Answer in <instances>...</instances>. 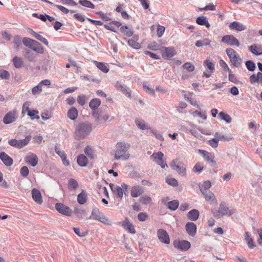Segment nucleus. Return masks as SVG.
Listing matches in <instances>:
<instances>
[{"label":"nucleus","mask_w":262,"mask_h":262,"mask_svg":"<svg viewBox=\"0 0 262 262\" xmlns=\"http://www.w3.org/2000/svg\"><path fill=\"white\" fill-rule=\"evenodd\" d=\"M130 148V144L125 142H119L116 145V151L114 158L115 160L122 159L126 160L129 159L130 155L127 152Z\"/></svg>","instance_id":"f257e3e1"},{"label":"nucleus","mask_w":262,"mask_h":262,"mask_svg":"<svg viewBox=\"0 0 262 262\" xmlns=\"http://www.w3.org/2000/svg\"><path fill=\"white\" fill-rule=\"evenodd\" d=\"M92 130V124L88 122L80 123L76 127L75 134L76 138L81 139L90 135Z\"/></svg>","instance_id":"f03ea898"},{"label":"nucleus","mask_w":262,"mask_h":262,"mask_svg":"<svg viewBox=\"0 0 262 262\" xmlns=\"http://www.w3.org/2000/svg\"><path fill=\"white\" fill-rule=\"evenodd\" d=\"M90 219L98 221L106 225H112V222L103 213L99 211L97 208H94L92 211V215Z\"/></svg>","instance_id":"7ed1b4c3"},{"label":"nucleus","mask_w":262,"mask_h":262,"mask_svg":"<svg viewBox=\"0 0 262 262\" xmlns=\"http://www.w3.org/2000/svg\"><path fill=\"white\" fill-rule=\"evenodd\" d=\"M233 213V212L230 210L223 202L220 205L218 210H212V213L217 219H220L224 215L230 216Z\"/></svg>","instance_id":"20e7f679"},{"label":"nucleus","mask_w":262,"mask_h":262,"mask_svg":"<svg viewBox=\"0 0 262 262\" xmlns=\"http://www.w3.org/2000/svg\"><path fill=\"white\" fill-rule=\"evenodd\" d=\"M226 52L232 64L235 67H240L242 60L234 50L232 48H228L226 49Z\"/></svg>","instance_id":"39448f33"},{"label":"nucleus","mask_w":262,"mask_h":262,"mask_svg":"<svg viewBox=\"0 0 262 262\" xmlns=\"http://www.w3.org/2000/svg\"><path fill=\"white\" fill-rule=\"evenodd\" d=\"M150 158L155 163L160 166L162 168L168 167L166 160L164 159V155L161 151L154 152Z\"/></svg>","instance_id":"423d86ee"},{"label":"nucleus","mask_w":262,"mask_h":262,"mask_svg":"<svg viewBox=\"0 0 262 262\" xmlns=\"http://www.w3.org/2000/svg\"><path fill=\"white\" fill-rule=\"evenodd\" d=\"M203 66L207 68V70L204 72L203 77L209 78L213 74L215 70V65L209 58H207L203 62Z\"/></svg>","instance_id":"0eeeda50"},{"label":"nucleus","mask_w":262,"mask_h":262,"mask_svg":"<svg viewBox=\"0 0 262 262\" xmlns=\"http://www.w3.org/2000/svg\"><path fill=\"white\" fill-rule=\"evenodd\" d=\"M199 153L211 166L215 167L216 166V163L214 159V157L211 153L203 149H199Z\"/></svg>","instance_id":"6e6552de"},{"label":"nucleus","mask_w":262,"mask_h":262,"mask_svg":"<svg viewBox=\"0 0 262 262\" xmlns=\"http://www.w3.org/2000/svg\"><path fill=\"white\" fill-rule=\"evenodd\" d=\"M92 116L95 118V121L99 124L106 122L110 118V115L108 114H102L99 111L93 112Z\"/></svg>","instance_id":"1a4fd4ad"},{"label":"nucleus","mask_w":262,"mask_h":262,"mask_svg":"<svg viewBox=\"0 0 262 262\" xmlns=\"http://www.w3.org/2000/svg\"><path fill=\"white\" fill-rule=\"evenodd\" d=\"M221 41L230 46H235L238 47L239 46V41L232 35H226L224 36L222 38Z\"/></svg>","instance_id":"9d476101"},{"label":"nucleus","mask_w":262,"mask_h":262,"mask_svg":"<svg viewBox=\"0 0 262 262\" xmlns=\"http://www.w3.org/2000/svg\"><path fill=\"white\" fill-rule=\"evenodd\" d=\"M17 118V111L13 110L7 113L3 118V122L5 124H8L14 122Z\"/></svg>","instance_id":"9b49d317"},{"label":"nucleus","mask_w":262,"mask_h":262,"mask_svg":"<svg viewBox=\"0 0 262 262\" xmlns=\"http://www.w3.org/2000/svg\"><path fill=\"white\" fill-rule=\"evenodd\" d=\"M157 236L160 242L163 244L168 245L170 243V238L168 233L163 229L157 231Z\"/></svg>","instance_id":"f8f14e48"},{"label":"nucleus","mask_w":262,"mask_h":262,"mask_svg":"<svg viewBox=\"0 0 262 262\" xmlns=\"http://www.w3.org/2000/svg\"><path fill=\"white\" fill-rule=\"evenodd\" d=\"M160 52L162 57L166 59H170L176 54V51L173 47L166 48L162 47L161 48H160Z\"/></svg>","instance_id":"ddd939ff"},{"label":"nucleus","mask_w":262,"mask_h":262,"mask_svg":"<svg viewBox=\"0 0 262 262\" xmlns=\"http://www.w3.org/2000/svg\"><path fill=\"white\" fill-rule=\"evenodd\" d=\"M173 246L176 248L182 251H186L190 248L191 244L187 241H174L173 242Z\"/></svg>","instance_id":"4468645a"},{"label":"nucleus","mask_w":262,"mask_h":262,"mask_svg":"<svg viewBox=\"0 0 262 262\" xmlns=\"http://www.w3.org/2000/svg\"><path fill=\"white\" fill-rule=\"evenodd\" d=\"M55 208L59 213L62 214L69 216L71 214L70 208L62 203H56Z\"/></svg>","instance_id":"2eb2a0df"},{"label":"nucleus","mask_w":262,"mask_h":262,"mask_svg":"<svg viewBox=\"0 0 262 262\" xmlns=\"http://www.w3.org/2000/svg\"><path fill=\"white\" fill-rule=\"evenodd\" d=\"M205 197V200L210 204L216 205L217 200L214 194L210 191L202 192Z\"/></svg>","instance_id":"dca6fc26"},{"label":"nucleus","mask_w":262,"mask_h":262,"mask_svg":"<svg viewBox=\"0 0 262 262\" xmlns=\"http://www.w3.org/2000/svg\"><path fill=\"white\" fill-rule=\"evenodd\" d=\"M25 162L33 167L35 166L38 164V158L37 156L33 154H31L25 158Z\"/></svg>","instance_id":"f3484780"},{"label":"nucleus","mask_w":262,"mask_h":262,"mask_svg":"<svg viewBox=\"0 0 262 262\" xmlns=\"http://www.w3.org/2000/svg\"><path fill=\"white\" fill-rule=\"evenodd\" d=\"M32 196L33 200L38 204H41L42 203V198L40 191L36 188L32 189Z\"/></svg>","instance_id":"a211bd4d"},{"label":"nucleus","mask_w":262,"mask_h":262,"mask_svg":"<svg viewBox=\"0 0 262 262\" xmlns=\"http://www.w3.org/2000/svg\"><path fill=\"white\" fill-rule=\"evenodd\" d=\"M187 233L191 236H194L196 232V226L192 222H188L185 226Z\"/></svg>","instance_id":"6ab92c4d"},{"label":"nucleus","mask_w":262,"mask_h":262,"mask_svg":"<svg viewBox=\"0 0 262 262\" xmlns=\"http://www.w3.org/2000/svg\"><path fill=\"white\" fill-rule=\"evenodd\" d=\"M122 226L129 232L134 234L136 230L133 225L130 223L127 218H126L122 223Z\"/></svg>","instance_id":"aec40b11"},{"label":"nucleus","mask_w":262,"mask_h":262,"mask_svg":"<svg viewBox=\"0 0 262 262\" xmlns=\"http://www.w3.org/2000/svg\"><path fill=\"white\" fill-rule=\"evenodd\" d=\"M0 159L7 166H11L13 164L12 159L5 152H1L0 153Z\"/></svg>","instance_id":"412c9836"},{"label":"nucleus","mask_w":262,"mask_h":262,"mask_svg":"<svg viewBox=\"0 0 262 262\" xmlns=\"http://www.w3.org/2000/svg\"><path fill=\"white\" fill-rule=\"evenodd\" d=\"M229 28L232 30H235L238 31H242L246 30V27L243 24L238 22L233 21L229 25Z\"/></svg>","instance_id":"4be33fe9"},{"label":"nucleus","mask_w":262,"mask_h":262,"mask_svg":"<svg viewBox=\"0 0 262 262\" xmlns=\"http://www.w3.org/2000/svg\"><path fill=\"white\" fill-rule=\"evenodd\" d=\"M143 192L144 191L142 187L136 186L132 187L130 194L132 196L136 198L141 195Z\"/></svg>","instance_id":"5701e85b"},{"label":"nucleus","mask_w":262,"mask_h":262,"mask_svg":"<svg viewBox=\"0 0 262 262\" xmlns=\"http://www.w3.org/2000/svg\"><path fill=\"white\" fill-rule=\"evenodd\" d=\"M122 187L117 186L114 189L113 192L116 195L117 197L120 199H122L123 196V188H126L127 185L123 183L121 185Z\"/></svg>","instance_id":"b1692460"},{"label":"nucleus","mask_w":262,"mask_h":262,"mask_svg":"<svg viewBox=\"0 0 262 262\" xmlns=\"http://www.w3.org/2000/svg\"><path fill=\"white\" fill-rule=\"evenodd\" d=\"M200 215L199 211L196 209H192L188 212L187 214L188 219L192 221H196Z\"/></svg>","instance_id":"393cba45"},{"label":"nucleus","mask_w":262,"mask_h":262,"mask_svg":"<svg viewBox=\"0 0 262 262\" xmlns=\"http://www.w3.org/2000/svg\"><path fill=\"white\" fill-rule=\"evenodd\" d=\"M32 50L38 54H43L44 53V48L38 41L35 40L34 43L31 48Z\"/></svg>","instance_id":"a878e982"},{"label":"nucleus","mask_w":262,"mask_h":262,"mask_svg":"<svg viewBox=\"0 0 262 262\" xmlns=\"http://www.w3.org/2000/svg\"><path fill=\"white\" fill-rule=\"evenodd\" d=\"M101 100L98 98H94L92 99L89 103V107L94 111H97L96 109L100 106Z\"/></svg>","instance_id":"bb28decb"},{"label":"nucleus","mask_w":262,"mask_h":262,"mask_svg":"<svg viewBox=\"0 0 262 262\" xmlns=\"http://www.w3.org/2000/svg\"><path fill=\"white\" fill-rule=\"evenodd\" d=\"M196 23L199 25H204L206 28H209L210 27V24L208 21L206 17L202 16H199L196 18Z\"/></svg>","instance_id":"cd10ccee"},{"label":"nucleus","mask_w":262,"mask_h":262,"mask_svg":"<svg viewBox=\"0 0 262 262\" xmlns=\"http://www.w3.org/2000/svg\"><path fill=\"white\" fill-rule=\"evenodd\" d=\"M31 139V136L30 135L26 137L25 139L17 140V148H21L26 146L30 142Z\"/></svg>","instance_id":"c85d7f7f"},{"label":"nucleus","mask_w":262,"mask_h":262,"mask_svg":"<svg viewBox=\"0 0 262 262\" xmlns=\"http://www.w3.org/2000/svg\"><path fill=\"white\" fill-rule=\"evenodd\" d=\"M77 162L79 166L84 167L87 165L88 160L85 155L81 154L78 156Z\"/></svg>","instance_id":"c756f323"},{"label":"nucleus","mask_w":262,"mask_h":262,"mask_svg":"<svg viewBox=\"0 0 262 262\" xmlns=\"http://www.w3.org/2000/svg\"><path fill=\"white\" fill-rule=\"evenodd\" d=\"M67 115L69 118L72 120H74L78 116L77 110L75 107H72L69 110Z\"/></svg>","instance_id":"7c9ffc66"},{"label":"nucleus","mask_w":262,"mask_h":262,"mask_svg":"<svg viewBox=\"0 0 262 262\" xmlns=\"http://www.w3.org/2000/svg\"><path fill=\"white\" fill-rule=\"evenodd\" d=\"M87 201V194L84 191L82 190L80 193L77 196V202L80 204H84Z\"/></svg>","instance_id":"2f4dec72"},{"label":"nucleus","mask_w":262,"mask_h":262,"mask_svg":"<svg viewBox=\"0 0 262 262\" xmlns=\"http://www.w3.org/2000/svg\"><path fill=\"white\" fill-rule=\"evenodd\" d=\"M211 186V183L210 181H205L199 186L201 192L209 191V189Z\"/></svg>","instance_id":"473e14b6"},{"label":"nucleus","mask_w":262,"mask_h":262,"mask_svg":"<svg viewBox=\"0 0 262 262\" xmlns=\"http://www.w3.org/2000/svg\"><path fill=\"white\" fill-rule=\"evenodd\" d=\"M215 137L217 138L218 141L221 140L222 141H230L233 139V137L231 135L224 136L221 133L217 132L215 134Z\"/></svg>","instance_id":"72a5a7b5"},{"label":"nucleus","mask_w":262,"mask_h":262,"mask_svg":"<svg viewBox=\"0 0 262 262\" xmlns=\"http://www.w3.org/2000/svg\"><path fill=\"white\" fill-rule=\"evenodd\" d=\"M12 61L14 67L17 69L20 68L24 64L23 59L20 57L17 56H15L13 58Z\"/></svg>","instance_id":"f704fd0d"},{"label":"nucleus","mask_w":262,"mask_h":262,"mask_svg":"<svg viewBox=\"0 0 262 262\" xmlns=\"http://www.w3.org/2000/svg\"><path fill=\"white\" fill-rule=\"evenodd\" d=\"M249 50L256 55H259L262 54V49L258 47L256 45H252L249 48Z\"/></svg>","instance_id":"c9c22d12"},{"label":"nucleus","mask_w":262,"mask_h":262,"mask_svg":"<svg viewBox=\"0 0 262 262\" xmlns=\"http://www.w3.org/2000/svg\"><path fill=\"white\" fill-rule=\"evenodd\" d=\"M244 237L249 248L252 249L256 246L252 239L251 238L250 235L248 232H245Z\"/></svg>","instance_id":"e433bc0d"},{"label":"nucleus","mask_w":262,"mask_h":262,"mask_svg":"<svg viewBox=\"0 0 262 262\" xmlns=\"http://www.w3.org/2000/svg\"><path fill=\"white\" fill-rule=\"evenodd\" d=\"M121 32L128 37H130L133 34V31L126 26H122L120 27Z\"/></svg>","instance_id":"4c0bfd02"},{"label":"nucleus","mask_w":262,"mask_h":262,"mask_svg":"<svg viewBox=\"0 0 262 262\" xmlns=\"http://www.w3.org/2000/svg\"><path fill=\"white\" fill-rule=\"evenodd\" d=\"M97 67L104 73H107L109 71V68L105 63L100 62L96 61H94Z\"/></svg>","instance_id":"58836bf2"},{"label":"nucleus","mask_w":262,"mask_h":262,"mask_svg":"<svg viewBox=\"0 0 262 262\" xmlns=\"http://www.w3.org/2000/svg\"><path fill=\"white\" fill-rule=\"evenodd\" d=\"M24 56L26 59L31 62H34L36 61V56L35 54L30 51H27L25 54Z\"/></svg>","instance_id":"ea45409f"},{"label":"nucleus","mask_w":262,"mask_h":262,"mask_svg":"<svg viewBox=\"0 0 262 262\" xmlns=\"http://www.w3.org/2000/svg\"><path fill=\"white\" fill-rule=\"evenodd\" d=\"M179 205V201L176 200L169 202L167 203V206L169 209L174 211L178 208Z\"/></svg>","instance_id":"a19ab883"},{"label":"nucleus","mask_w":262,"mask_h":262,"mask_svg":"<svg viewBox=\"0 0 262 262\" xmlns=\"http://www.w3.org/2000/svg\"><path fill=\"white\" fill-rule=\"evenodd\" d=\"M135 123L137 126L141 129H150V127H148L145 123V122L143 120L141 119H136L135 120Z\"/></svg>","instance_id":"79ce46f5"},{"label":"nucleus","mask_w":262,"mask_h":262,"mask_svg":"<svg viewBox=\"0 0 262 262\" xmlns=\"http://www.w3.org/2000/svg\"><path fill=\"white\" fill-rule=\"evenodd\" d=\"M211 40L208 38H204L201 40H198L195 42V46L199 48L203 46H208L210 45Z\"/></svg>","instance_id":"37998d69"},{"label":"nucleus","mask_w":262,"mask_h":262,"mask_svg":"<svg viewBox=\"0 0 262 262\" xmlns=\"http://www.w3.org/2000/svg\"><path fill=\"white\" fill-rule=\"evenodd\" d=\"M34 41L35 40L28 37H24L22 39L23 44L30 49L32 48L33 43H34Z\"/></svg>","instance_id":"c03bdc74"},{"label":"nucleus","mask_w":262,"mask_h":262,"mask_svg":"<svg viewBox=\"0 0 262 262\" xmlns=\"http://www.w3.org/2000/svg\"><path fill=\"white\" fill-rule=\"evenodd\" d=\"M178 173L182 176L186 177V166L184 164H180L179 168L176 169Z\"/></svg>","instance_id":"a18cd8bd"},{"label":"nucleus","mask_w":262,"mask_h":262,"mask_svg":"<svg viewBox=\"0 0 262 262\" xmlns=\"http://www.w3.org/2000/svg\"><path fill=\"white\" fill-rule=\"evenodd\" d=\"M219 116L221 119L225 120L227 123H230L232 119L231 117L227 114L224 113L223 112H221L219 113Z\"/></svg>","instance_id":"49530a36"},{"label":"nucleus","mask_w":262,"mask_h":262,"mask_svg":"<svg viewBox=\"0 0 262 262\" xmlns=\"http://www.w3.org/2000/svg\"><path fill=\"white\" fill-rule=\"evenodd\" d=\"M79 3L81 4L82 6L90 8L92 9H94L95 8L94 5L90 1L88 0H79Z\"/></svg>","instance_id":"de8ad7c7"},{"label":"nucleus","mask_w":262,"mask_h":262,"mask_svg":"<svg viewBox=\"0 0 262 262\" xmlns=\"http://www.w3.org/2000/svg\"><path fill=\"white\" fill-rule=\"evenodd\" d=\"M21 39L20 36L16 35L14 37L13 42L14 43V48L18 50L19 49V47L21 45Z\"/></svg>","instance_id":"09e8293b"},{"label":"nucleus","mask_w":262,"mask_h":262,"mask_svg":"<svg viewBox=\"0 0 262 262\" xmlns=\"http://www.w3.org/2000/svg\"><path fill=\"white\" fill-rule=\"evenodd\" d=\"M204 168V165L202 163H197L193 167L192 170L195 173H200Z\"/></svg>","instance_id":"8fccbe9b"},{"label":"nucleus","mask_w":262,"mask_h":262,"mask_svg":"<svg viewBox=\"0 0 262 262\" xmlns=\"http://www.w3.org/2000/svg\"><path fill=\"white\" fill-rule=\"evenodd\" d=\"M144 90L149 94L151 96H155V92L154 89L149 87V85L147 83H144L143 85Z\"/></svg>","instance_id":"3c124183"},{"label":"nucleus","mask_w":262,"mask_h":262,"mask_svg":"<svg viewBox=\"0 0 262 262\" xmlns=\"http://www.w3.org/2000/svg\"><path fill=\"white\" fill-rule=\"evenodd\" d=\"M128 43L129 46L136 49H139L141 48L140 44L133 39H129Z\"/></svg>","instance_id":"603ef678"},{"label":"nucleus","mask_w":262,"mask_h":262,"mask_svg":"<svg viewBox=\"0 0 262 262\" xmlns=\"http://www.w3.org/2000/svg\"><path fill=\"white\" fill-rule=\"evenodd\" d=\"M161 47L158 43L153 42L149 43L148 46V48L152 51H156L159 50L160 51Z\"/></svg>","instance_id":"864d4df0"},{"label":"nucleus","mask_w":262,"mask_h":262,"mask_svg":"<svg viewBox=\"0 0 262 262\" xmlns=\"http://www.w3.org/2000/svg\"><path fill=\"white\" fill-rule=\"evenodd\" d=\"M74 212L79 219H82L85 213L84 210L77 208L74 209Z\"/></svg>","instance_id":"5fc2aeb1"},{"label":"nucleus","mask_w":262,"mask_h":262,"mask_svg":"<svg viewBox=\"0 0 262 262\" xmlns=\"http://www.w3.org/2000/svg\"><path fill=\"white\" fill-rule=\"evenodd\" d=\"M139 201L142 204L146 205L151 202V198L149 196H142L140 198Z\"/></svg>","instance_id":"6e6d98bb"},{"label":"nucleus","mask_w":262,"mask_h":262,"mask_svg":"<svg viewBox=\"0 0 262 262\" xmlns=\"http://www.w3.org/2000/svg\"><path fill=\"white\" fill-rule=\"evenodd\" d=\"M245 64L247 69L250 71H253L256 68L255 64L253 61L251 60L247 61L245 63Z\"/></svg>","instance_id":"4d7b16f0"},{"label":"nucleus","mask_w":262,"mask_h":262,"mask_svg":"<svg viewBox=\"0 0 262 262\" xmlns=\"http://www.w3.org/2000/svg\"><path fill=\"white\" fill-rule=\"evenodd\" d=\"M42 92V87L38 83L37 85L34 86L32 89V93L34 95H38Z\"/></svg>","instance_id":"13d9d810"},{"label":"nucleus","mask_w":262,"mask_h":262,"mask_svg":"<svg viewBox=\"0 0 262 262\" xmlns=\"http://www.w3.org/2000/svg\"><path fill=\"white\" fill-rule=\"evenodd\" d=\"M183 67L184 69H186L188 72H192L194 70V65L192 63L189 62L185 63L183 65Z\"/></svg>","instance_id":"bf43d9fd"},{"label":"nucleus","mask_w":262,"mask_h":262,"mask_svg":"<svg viewBox=\"0 0 262 262\" xmlns=\"http://www.w3.org/2000/svg\"><path fill=\"white\" fill-rule=\"evenodd\" d=\"M78 186V183L75 180L71 179L69 181V187L70 189H76Z\"/></svg>","instance_id":"052dcab7"},{"label":"nucleus","mask_w":262,"mask_h":262,"mask_svg":"<svg viewBox=\"0 0 262 262\" xmlns=\"http://www.w3.org/2000/svg\"><path fill=\"white\" fill-rule=\"evenodd\" d=\"M229 72V80L231 82L237 84L239 82V81L237 80L236 76L235 74L232 73V72L230 71Z\"/></svg>","instance_id":"680f3d73"},{"label":"nucleus","mask_w":262,"mask_h":262,"mask_svg":"<svg viewBox=\"0 0 262 262\" xmlns=\"http://www.w3.org/2000/svg\"><path fill=\"white\" fill-rule=\"evenodd\" d=\"M166 182L170 185L172 186H177L178 185V181L174 178H167Z\"/></svg>","instance_id":"e2e57ef3"},{"label":"nucleus","mask_w":262,"mask_h":262,"mask_svg":"<svg viewBox=\"0 0 262 262\" xmlns=\"http://www.w3.org/2000/svg\"><path fill=\"white\" fill-rule=\"evenodd\" d=\"M84 151L85 154L89 158H93V151L90 146H86L84 148Z\"/></svg>","instance_id":"0e129e2a"},{"label":"nucleus","mask_w":262,"mask_h":262,"mask_svg":"<svg viewBox=\"0 0 262 262\" xmlns=\"http://www.w3.org/2000/svg\"><path fill=\"white\" fill-rule=\"evenodd\" d=\"M74 232L80 237H84L88 234L86 231H81L80 229L78 228H73Z\"/></svg>","instance_id":"69168bd1"},{"label":"nucleus","mask_w":262,"mask_h":262,"mask_svg":"<svg viewBox=\"0 0 262 262\" xmlns=\"http://www.w3.org/2000/svg\"><path fill=\"white\" fill-rule=\"evenodd\" d=\"M55 152L61 158H63V157L66 156L64 151L60 149L58 146L56 145L55 146Z\"/></svg>","instance_id":"338daca9"},{"label":"nucleus","mask_w":262,"mask_h":262,"mask_svg":"<svg viewBox=\"0 0 262 262\" xmlns=\"http://www.w3.org/2000/svg\"><path fill=\"white\" fill-rule=\"evenodd\" d=\"M20 174L24 177H26L29 174V169L26 166H23L20 170Z\"/></svg>","instance_id":"774afa93"}]
</instances>
